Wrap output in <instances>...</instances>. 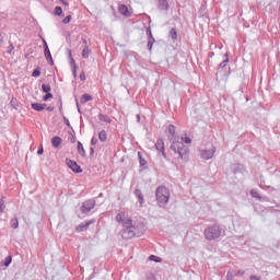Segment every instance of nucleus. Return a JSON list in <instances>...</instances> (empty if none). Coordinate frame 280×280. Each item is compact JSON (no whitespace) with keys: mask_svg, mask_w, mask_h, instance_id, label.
Masks as SVG:
<instances>
[{"mask_svg":"<svg viewBox=\"0 0 280 280\" xmlns=\"http://www.w3.org/2000/svg\"><path fill=\"white\" fill-rule=\"evenodd\" d=\"M158 2H159L158 4L159 10H164V11L170 10V2H167V0H158Z\"/></svg>","mask_w":280,"mask_h":280,"instance_id":"15","label":"nucleus"},{"mask_svg":"<svg viewBox=\"0 0 280 280\" xmlns=\"http://www.w3.org/2000/svg\"><path fill=\"white\" fill-rule=\"evenodd\" d=\"M98 139L102 143H105V141L108 139V133H106V130L100 131Z\"/></svg>","mask_w":280,"mask_h":280,"instance_id":"20","label":"nucleus"},{"mask_svg":"<svg viewBox=\"0 0 280 280\" xmlns=\"http://www.w3.org/2000/svg\"><path fill=\"white\" fill-rule=\"evenodd\" d=\"M80 80L81 82H84V80H86V74L84 73V71L80 73Z\"/></svg>","mask_w":280,"mask_h":280,"instance_id":"45","label":"nucleus"},{"mask_svg":"<svg viewBox=\"0 0 280 280\" xmlns=\"http://www.w3.org/2000/svg\"><path fill=\"white\" fill-rule=\"evenodd\" d=\"M32 77L33 78H40V68L39 67L33 70Z\"/></svg>","mask_w":280,"mask_h":280,"instance_id":"34","label":"nucleus"},{"mask_svg":"<svg viewBox=\"0 0 280 280\" xmlns=\"http://www.w3.org/2000/svg\"><path fill=\"white\" fill-rule=\"evenodd\" d=\"M93 154H95V149L94 148H90V156H93Z\"/></svg>","mask_w":280,"mask_h":280,"instance_id":"53","label":"nucleus"},{"mask_svg":"<svg viewBox=\"0 0 280 280\" xmlns=\"http://www.w3.org/2000/svg\"><path fill=\"white\" fill-rule=\"evenodd\" d=\"M168 135H171L172 137H174V135H176V127L174 125H168Z\"/></svg>","mask_w":280,"mask_h":280,"instance_id":"33","label":"nucleus"},{"mask_svg":"<svg viewBox=\"0 0 280 280\" xmlns=\"http://www.w3.org/2000/svg\"><path fill=\"white\" fill-rule=\"evenodd\" d=\"M145 234V224L143 222H132V219L125 222V229L120 231L122 240H132Z\"/></svg>","mask_w":280,"mask_h":280,"instance_id":"1","label":"nucleus"},{"mask_svg":"<svg viewBox=\"0 0 280 280\" xmlns=\"http://www.w3.org/2000/svg\"><path fill=\"white\" fill-rule=\"evenodd\" d=\"M224 60L219 65V70L220 69H225L226 65H229V52L224 54Z\"/></svg>","mask_w":280,"mask_h":280,"instance_id":"22","label":"nucleus"},{"mask_svg":"<svg viewBox=\"0 0 280 280\" xmlns=\"http://www.w3.org/2000/svg\"><path fill=\"white\" fill-rule=\"evenodd\" d=\"M10 264H12V256L11 255L7 256L5 259H3L0 262V266H4L5 268H8V266H10Z\"/></svg>","mask_w":280,"mask_h":280,"instance_id":"21","label":"nucleus"},{"mask_svg":"<svg viewBox=\"0 0 280 280\" xmlns=\"http://www.w3.org/2000/svg\"><path fill=\"white\" fill-rule=\"evenodd\" d=\"M77 150L79 154L83 156V159L86 156V151L84 150V145L82 144V142L78 141Z\"/></svg>","mask_w":280,"mask_h":280,"instance_id":"17","label":"nucleus"},{"mask_svg":"<svg viewBox=\"0 0 280 280\" xmlns=\"http://www.w3.org/2000/svg\"><path fill=\"white\" fill-rule=\"evenodd\" d=\"M118 12L122 16H126V19H130V16H132V12H130V9H128V7L126 4H119Z\"/></svg>","mask_w":280,"mask_h":280,"instance_id":"9","label":"nucleus"},{"mask_svg":"<svg viewBox=\"0 0 280 280\" xmlns=\"http://www.w3.org/2000/svg\"><path fill=\"white\" fill-rule=\"evenodd\" d=\"M58 104H59V113H62V98H59Z\"/></svg>","mask_w":280,"mask_h":280,"instance_id":"48","label":"nucleus"},{"mask_svg":"<svg viewBox=\"0 0 280 280\" xmlns=\"http://www.w3.org/2000/svg\"><path fill=\"white\" fill-rule=\"evenodd\" d=\"M133 194L136 198H138V202L140 205H145V199L143 198V192H141V189H136Z\"/></svg>","mask_w":280,"mask_h":280,"instance_id":"16","label":"nucleus"},{"mask_svg":"<svg viewBox=\"0 0 280 280\" xmlns=\"http://www.w3.org/2000/svg\"><path fill=\"white\" fill-rule=\"evenodd\" d=\"M155 148L159 152H162V156L164 159H167V155L165 154V142L163 141V138L158 139Z\"/></svg>","mask_w":280,"mask_h":280,"instance_id":"10","label":"nucleus"},{"mask_svg":"<svg viewBox=\"0 0 280 280\" xmlns=\"http://www.w3.org/2000/svg\"><path fill=\"white\" fill-rule=\"evenodd\" d=\"M3 44V35L0 33V45Z\"/></svg>","mask_w":280,"mask_h":280,"instance_id":"54","label":"nucleus"},{"mask_svg":"<svg viewBox=\"0 0 280 280\" xmlns=\"http://www.w3.org/2000/svg\"><path fill=\"white\" fill-rule=\"evenodd\" d=\"M66 163L74 174H82V167L78 165V162L70 159H66Z\"/></svg>","mask_w":280,"mask_h":280,"instance_id":"6","label":"nucleus"},{"mask_svg":"<svg viewBox=\"0 0 280 280\" xmlns=\"http://www.w3.org/2000/svg\"><path fill=\"white\" fill-rule=\"evenodd\" d=\"M170 150L174 152V155L182 161H189V147L185 145L184 142L173 140Z\"/></svg>","mask_w":280,"mask_h":280,"instance_id":"2","label":"nucleus"},{"mask_svg":"<svg viewBox=\"0 0 280 280\" xmlns=\"http://www.w3.org/2000/svg\"><path fill=\"white\" fill-rule=\"evenodd\" d=\"M61 3H62V5H65V8H69V1H67V0H59Z\"/></svg>","mask_w":280,"mask_h":280,"instance_id":"47","label":"nucleus"},{"mask_svg":"<svg viewBox=\"0 0 280 280\" xmlns=\"http://www.w3.org/2000/svg\"><path fill=\"white\" fill-rule=\"evenodd\" d=\"M42 91L43 93H50L51 92V85L49 84H42Z\"/></svg>","mask_w":280,"mask_h":280,"instance_id":"30","label":"nucleus"},{"mask_svg":"<svg viewBox=\"0 0 280 280\" xmlns=\"http://www.w3.org/2000/svg\"><path fill=\"white\" fill-rule=\"evenodd\" d=\"M95 209V199L85 200L80 207L81 213H91Z\"/></svg>","mask_w":280,"mask_h":280,"instance_id":"5","label":"nucleus"},{"mask_svg":"<svg viewBox=\"0 0 280 280\" xmlns=\"http://www.w3.org/2000/svg\"><path fill=\"white\" fill-rule=\"evenodd\" d=\"M154 43H156V39H154L152 37H151V39H148L147 47H148L149 51H152V47L154 46Z\"/></svg>","mask_w":280,"mask_h":280,"instance_id":"31","label":"nucleus"},{"mask_svg":"<svg viewBox=\"0 0 280 280\" xmlns=\"http://www.w3.org/2000/svg\"><path fill=\"white\" fill-rule=\"evenodd\" d=\"M71 143H75V137H72Z\"/></svg>","mask_w":280,"mask_h":280,"instance_id":"56","label":"nucleus"},{"mask_svg":"<svg viewBox=\"0 0 280 280\" xmlns=\"http://www.w3.org/2000/svg\"><path fill=\"white\" fill-rule=\"evenodd\" d=\"M147 36H148V39L154 38V36L152 35V28L150 27L147 28Z\"/></svg>","mask_w":280,"mask_h":280,"instance_id":"39","label":"nucleus"},{"mask_svg":"<svg viewBox=\"0 0 280 280\" xmlns=\"http://www.w3.org/2000/svg\"><path fill=\"white\" fill-rule=\"evenodd\" d=\"M72 74L75 80V78H78V67L72 68Z\"/></svg>","mask_w":280,"mask_h":280,"instance_id":"44","label":"nucleus"},{"mask_svg":"<svg viewBox=\"0 0 280 280\" xmlns=\"http://www.w3.org/2000/svg\"><path fill=\"white\" fill-rule=\"evenodd\" d=\"M145 279L147 280H156V277H154V273H152V272H147Z\"/></svg>","mask_w":280,"mask_h":280,"instance_id":"38","label":"nucleus"},{"mask_svg":"<svg viewBox=\"0 0 280 280\" xmlns=\"http://www.w3.org/2000/svg\"><path fill=\"white\" fill-rule=\"evenodd\" d=\"M138 159H139L140 167H145L148 165V161L143 159V155L141 154V152H138Z\"/></svg>","mask_w":280,"mask_h":280,"instance_id":"23","label":"nucleus"},{"mask_svg":"<svg viewBox=\"0 0 280 280\" xmlns=\"http://www.w3.org/2000/svg\"><path fill=\"white\" fill-rule=\"evenodd\" d=\"M63 25H67L68 23H71V15H67L63 20H62Z\"/></svg>","mask_w":280,"mask_h":280,"instance_id":"40","label":"nucleus"},{"mask_svg":"<svg viewBox=\"0 0 280 280\" xmlns=\"http://www.w3.org/2000/svg\"><path fill=\"white\" fill-rule=\"evenodd\" d=\"M92 100H93V95H91V94H83L81 96L80 102H81V104H86V102H92Z\"/></svg>","mask_w":280,"mask_h":280,"instance_id":"19","label":"nucleus"},{"mask_svg":"<svg viewBox=\"0 0 280 280\" xmlns=\"http://www.w3.org/2000/svg\"><path fill=\"white\" fill-rule=\"evenodd\" d=\"M222 233H224V230L220 225L213 224L205 230L203 235L206 240L212 242V240H218L222 237Z\"/></svg>","mask_w":280,"mask_h":280,"instance_id":"3","label":"nucleus"},{"mask_svg":"<svg viewBox=\"0 0 280 280\" xmlns=\"http://www.w3.org/2000/svg\"><path fill=\"white\" fill-rule=\"evenodd\" d=\"M10 105L12 106V108H14L15 110H19V100H16V97H12Z\"/></svg>","mask_w":280,"mask_h":280,"instance_id":"26","label":"nucleus"},{"mask_svg":"<svg viewBox=\"0 0 280 280\" xmlns=\"http://www.w3.org/2000/svg\"><path fill=\"white\" fill-rule=\"evenodd\" d=\"M98 119H100V121H105V124H110V121H113L110 119V117H108V116H106L104 114H98Z\"/></svg>","mask_w":280,"mask_h":280,"instance_id":"24","label":"nucleus"},{"mask_svg":"<svg viewBox=\"0 0 280 280\" xmlns=\"http://www.w3.org/2000/svg\"><path fill=\"white\" fill-rule=\"evenodd\" d=\"M91 145H97V138L93 137L91 139Z\"/></svg>","mask_w":280,"mask_h":280,"instance_id":"46","label":"nucleus"},{"mask_svg":"<svg viewBox=\"0 0 280 280\" xmlns=\"http://www.w3.org/2000/svg\"><path fill=\"white\" fill-rule=\"evenodd\" d=\"M249 195L252 196V198H256V200H260L261 201V196L259 195V192L256 189H252L249 191Z\"/></svg>","mask_w":280,"mask_h":280,"instance_id":"25","label":"nucleus"},{"mask_svg":"<svg viewBox=\"0 0 280 280\" xmlns=\"http://www.w3.org/2000/svg\"><path fill=\"white\" fill-rule=\"evenodd\" d=\"M95 224V220L84 221L81 224L75 226L77 233H82L83 231H89V226Z\"/></svg>","mask_w":280,"mask_h":280,"instance_id":"8","label":"nucleus"},{"mask_svg":"<svg viewBox=\"0 0 280 280\" xmlns=\"http://www.w3.org/2000/svg\"><path fill=\"white\" fill-rule=\"evenodd\" d=\"M159 207H165L170 202V190L165 186H159L155 190Z\"/></svg>","mask_w":280,"mask_h":280,"instance_id":"4","label":"nucleus"},{"mask_svg":"<svg viewBox=\"0 0 280 280\" xmlns=\"http://www.w3.org/2000/svg\"><path fill=\"white\" fill-rule=\"evenodd\" d=\"M149 261H155V264H161V261H163V259L159 256L151 255V256H149Z\"/></svg>","mask_w":280,"mask_h":280,"instance_id":"28","label":"nucleus"},{"mask_svg":"<svg viewBox=\"0 0 280 280\" xmlns=\"http://www.w3.org/2000/svg\"><path fill=\"white\" fill-rule=\"evenodd\" d=\"M5 197H2L1 199H0V215H1V213H4L5 212Z\"/></svg>","mask_w":280,"mask_h":280,"instance_id":"27","label":"nucleus"},{"mask_svg":"<svg viewBox=\"0 0 280 280\" xmlns=\"http://www.w3.org/2000/svg\"><path fill=\"white\" fill-rule=\"evenodd\" d=\"M12 51H14V45L12 43H10V45L8 47V54L12 55Z\"/></svg>","mask_w":280,"mask_h":280,"instance_id":"41","label":"nucleus"},{"mask_svg":"<svg viewBox=\"0 0 280 280\" xmlns=\"http://www.w3.org/2000/svg\"><path fill=\"white\" fill-rule=\"evenodd\" d=\"M54 12H55V15H56V16H65V15L62 14V7H56L55 10H54Z\"/></svg>","mask_w":280,"mask_h":280,"instance_id":"32","label":"nucleus"},{"mask_svg":"<svg viewBox=\"0 0 280 280\" xmlns=\"http://www.w3.org/2000/svg\"><path fill=\"white\" fill-rule=\"evenodd\" d=\"M46 110H48V113H54V106H48Z\"/></svg>","mask_w":280,"mask_h":280,"instance_id":"52","label":"nucleus"},{"mask_svg":"<svg viewBox=\"0 0 280 280\" xmlns=\"http://www.w3.org/2000/svg\"><path fill=\"white\" fill-rule=\"evenodd\" d=\"M89 54H91V50L89 49V46H85L82 50V58L86 60V58H89Z\"/></svg>","mask_w":280,"mask_h":280,"instance_id":"29","label":"nucleus"},{"mask_svg":"<svg viewBox=\"0 0 280 280\" xmlns=\"http://www.w3.org/2000/svg\"><path fill=\"white\" fill-rule=\"evenodd\" d=\"M129 220H132V219H126V212H119L117 215H116V221L118 222V224H121V226L124 229H126V222H128Z\"/></svg>","mask_w":280,"mask_h":280,"instance_id":"12","label":"nucleus"},{"mask_svg":"<svg viewBox=\"0 0 280 280\" xmlns=\"http://www.w3.org/2000/svg\"><path fill=\"white\" fill-rule=\"evenodd\" d=\"M52 97H54V94H51L50 92L46 93V95L43 96V102H47L48 100H51Z\"/></svg>","mask_w":280,"mask_h":280,"instance_id":"37","label":"nucleus"},{"mask_svg":"<svg viewBox=\"0 0 280 280\" xmlns=\"http://www.w3.org/2000/svg\"><path fill=\"white\" fill-rule=\"evenodd\" d=\"M63 122L66 124V126L70 127L71 124L69 122V118L63 116Z\"/></svg>","mask_w":280,"mask_h":280,"instance_id":"50","label":"nucleus"},{"mask_svg":"<svg viewBox=\"0 0 280 280\" xmlns=\"http://www.w3.org/2000/svg\"><path fill=\"white\" fill-rule=\"evenodd\" d=\"M12 229H16L19 226V219L14 218L10 222Z\"/></svg>","mask_w":280,"mask_h":280,"instance_id":"35","label":"nucleus"},{"mask_svg":"<svg viewBox=\"0 0 280 280\" xmlns=\"http://www.w3.org/2000/svg\"><path fill=\"white\" fill-rule=\"evenodd\" d=\"M45 153V149L43 148V144L39 145L38 150H37V154L42 155Z\"/></svg>","mask_w":280,"mask_h":280,"instance_id":"43","label":"nucleus"},{"mask_svg":"<svg viewBox=\"0 0 280 280\" xmlns=\"http://www.w3.org/2000/svg\"><path fill=\"white\" fill-rule=\"evenodd\" d=\"M213 154H215V148H212L209 150H202L201 159H205V161H209V159H213Z\"/></svg>","mask_w":280,"mask_h":280,"instance_id":"11","label":"nucleus"},{"mask_svg":"<svg viewBox=\"0 0 280 280\" xmlns=\"http://www.w3.org/2000/svg\"><path fill=\"white\" fill-rule=\"evenodd\" d=\"M82 43L83 45H85V47H89V42L86 40V38H82Z\"/></svg>","mask_w":280,"mask_h":280,"instance_id":"51","label":"nucleus"},{"mask_svg":"<svg viewBox=\"0 0 280 280\" xmlns=\"http://www.w3.org/2000/svg\"><path fill=\"white\" fill-rule=\"evenodd\" d=\"M31 108L33 110H36L37 113H42V110H45V108H47V104L46 103H32L31 104Z\"/></svg>","mask_w":280,"mask_h":280,"instance_id":"13","label":"nucleus"},{"mask_svg":"<svg viewBox=\"0 0 280 280\" xmlns=\"http://www.w3.org/2000/svg\"><path fill=\"white\" fill-rule=\"evenodd\" d=\"M75 103H77L78 113L82 115V110L80 109V103L78 102V98H75Z\"/></svg>","mask_w":280,"mask_h":280,"instance_id":"49","label":"nucleus"},{"mask_svg":"<svg viewBox=\"0 0 280 280\" xmlns=\"http://www.w3.org/2000/svg\"><path fill=\"white\" fill-rule=\"evenodd\" d=\"M228 279H229V280L233 279V278L231 277V271L228 272Z\"/></svg>","mask_w":280,"mask_h":280,"instance_id":"55","label":"nucleus"},{"mask_svg":"<svg viewBox=\"0 0 280 280\" xmlns=\"http://www.w3.org/2000/svg\"><path fill=\"white\" fill-rule=\"evenodd\" d=\"M51 145H52V148H60V145H62V138H60L59 136L52 137Z\"/></svg>","mask_w":280,"mask_h":280,"instance_id":"14","label":"nucleus"},{"mask_svg":"<svg viewBox=\"0 0 280 280\" xmlns=\"http://www.w3.org/2000/svg\"><path fill=\"white\" fill-rule=\"evenodd\" d=\"M137 118H138V121H139V119H141V117L139 115H137Z\"/></svg>","mask_w":280,"mask_h":280,"instance_id":"57","label":"nucleus"},{"mask_svg":"<svg viewBox=\"0 0 280 280\" xmlns=\"http://www.w3.org/2000/svg\"><path fill=\"white\" fill-rule=\"evenodd\" d=\"M191 143V138H189V137H184V138H182V143Z\"/></svg>","mask_w":280,"mask_h":280,"instance_id":"42","label":"nucleus"},{"mask_svg":"<svg viewBox=\"0 0 280 280\" xmlns=\"http://www.w3.org/2000/svg\"><path fill=\"white\" fill-rule=\"evenodd\" d=\"M168 36L174 42L178 40V31H176V28H171Z\"/></svg>","mask_w":280,"mask_h":280,"instance_id":"18","label":"nucleus"},{"mask_svg":"<svg viewBox=\"0 0 280 280\" xmlns=\"http://www.w3.org/2000/svg\"><path fill=\"white\" fill-rule=\"evenodd\" d=\"M44 43V56L47 62L54 67V57H51V50H49V45H47V40L43 39Z\"/></svg>","mask_w":280,"mask_h":280,"instance_id":"7","label":"nucleus"},{"mask_svg":"<svg viewBox=\"0 0 280 280\" xmlns=\"http://www.w3.org/2000/svg\"><path fill=\"white\" fill-rule=\"evenodd\" d=\"M69 58H70V66L72 67V69H75V67H78L75 65V59H73V57L71 56V50L69 51Z\"/></svg>","mask_w":280,"mask_h":280,"instance_id":"36","label":"nucleus"}]
</instances>
